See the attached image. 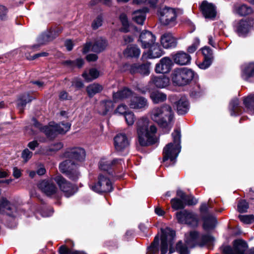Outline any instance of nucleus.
I'll return each mask as SVG.
<instances>
[{"label":"nucleus","mask_w":254,"mask_h":254,"mask_svg":"<svg viewBox=\"0 0 254 254\" xmlns=\"http://www.w3.org/2000/svg\"><path fill=\"white\" fill-rule=\"evenodd\" d=\"M150 118L157 123L165 133H168L172 127L173 112L171 107L166 104L154 107L150 111Z\"/></svg>","instance_id":"obj_1"},{"label":"nucleus","mask_w":254,"mask_h":254,"mask_svg":"<svg viewBox=\"0 0 254 254\" xmlns=\"http://www.w3.org/2000/svg\"><path fill=\"white\" fill-rule=\"evenodd\" d=\"M149 121L147 118H141L137 122V132L138 142L143 146L155 144L157 138L155 135L157 128L155 125L148 127Z\"/></svg>","instance_id":"obj_2"},{"label":"nucleus","mask_w":254,"mask_h":254,"mask_svg":"<svg viewBox=\"0 0 254 254\" xmlns=\"http://www.w3.org/2000/svg\"><path fill=\"white\" fill-rule=\"evenodd\" d=\"M174 143L167 144L163 151L164 162L170 159L173 161L176 159L181 151V131L180 129H175L172 133Z\"/></svg>","instance_id":"obj_3"},{"label":"nucleus","mask_w":254,"mask_h":254,"mask_svg":"<svg viewBox=\"0 0 254 254\" xmlns=\"http://www.w3.org/2000/svg\"><path fill=\"white\" fill-rule=\"evenodd\" d=\"M214 240L213 237L209 234H202L196 231H190L185 234V243L190 248L196 246L202 247L206 244H211Z\"/></svg>","instance_id":"obj_4"},{"label":"nucleus","mask_w":254,"mask_h":254,"mask_svg":"<svg viewBox=\"0 0 254 254\" xmlns=\"http://www.w3.org/2000/svg\"><path fill=\"white\" fill-rule=\"evenodd\" d=\"M191 69L183 67L175 68L171 75L173 83L175 85L184 86L189 84L194 76Z\"/></svg>","instance_id":"obj_5"},{"label":"nucleus","mask_w":254,"mask_h":254,"mask_svg":"<svg viewBox=\"0 0 254 254\" xmlns=\"http://www.w3.org/2000/svg\"><path fill=\"white\" fill-rule=\"evenodd\" d=\"M59 170L69 179L73 181H77L80 176L78 170V164L71 160H65L59 165Z\"/></svg>","instance_id":"obj_6"},{"label":"nucleus","mask_w":254,"mask_h":254,"mask_svg":"<svg viewBox=\"0 0 254 254\" xmlns=\"http://www.w3.org/2000/svg\"><path fill=\"white\" fill-rule=\"evenodd\" d=\"M161 238V254H166L168 251V245H169V254H171L175 251L173 247L176 236L175 231L167 228L162 230Z\"/></svg>","instance_id":"obj_7"},{"label":"nucleus","mask_w":254,"mask_h":254,"mask_svg":"<svg viewBox=\"0 0 254 254\" xmlns=\"http://www.w3.org/2000/svg\"><path fill=\"white\" fill-rule=\"evenodd\" d=\"M70 125L67 123L60 124L50 123L48 127L44 128V133L50 139H54L57 134H64L70 128Z\"/></svg>","instance_id":"obj_8"},{"label":"nucleus","mask_w":254,"mask_h":254,"mask_svg":"<svg viewBox=\"0 0 254 254\" xmlns=\"http://www.w3.org/2000/svg\"><path fill=\"white\" fill-rule=\"evenodd\" d=\"M233 247L230 246H225L223 249L224 254H245L248 248L246 241L242 239L235 240L233 242ZM249 254H254V248L250 250Z\"/></svg>","instance_id":"obj_9"},{"label":"nucleus","mask_w":254,"mask_h":254,"mask_svg":"<svg viewBox=\"0 0 254 254\" xmlns=\"http://www.w3.org/2000/svg\"><path fill=\"white\" fill-rule=\"evenodd\" d=\"M110 176L103 174H100L97 183L90 185V189L99 193L110 192L111 190Z\"/></svg>","instance_id":"obj_10"},{"label":"nucleus","mask_w":254,"mask_h":254,"mask_svg":"<svg viewBox=\"0 0 254 254\" xmlns=\"http://www.w3.org/2000/svg\"><path fill=\"white\" fill-rule=\"evenodd\" d=\"M161 22L164 25H173L175 23L177 14L174 8L165 6L157 10Z\"/></svg>","instance_id":"obj_11"},{"label":"nucleus","mask_w":254,"mask_h":254,"mask_svg":"<svg viewBox=\"0 0 254 254\" xmlns=\"http://www.w3.org/2000/svg\"><path fill=\"white\" fill-rule=\"evenodd\" d=\"M53 179L58 184L60 189L64 193L66 197H69L76 192L77 188L67 181L61 175H57Z\"/></svg>","instance_id":"obj_12"},{"label":"nucleus","mask_w":254,"mask_h":254,"mask_svg":"<svg viewBox=\"0 0 254 254\" xmlns=\"http://www.w3.org/2000/svg\"><path fill=\"white\" fill-rule=\"evenodd\" d=\"M39 189L47 196L58 197V189L52 179H44L40 181L38 185Z\"/></svg>","instance_id":"obj_13"},{"label":"nucleus","mask_w":254,"mask_h":254,"mask_svg":"<svg viewBox=\"0 0 254 254\" xmlns=\"http://www.w3.org/2000/svg\"><path fill=\"white\" fill-rule=\"evenodd\" d=\"M64 158L71 160L73 162H81L85 158L86 153L84 149L81 147L69 148L63 154Z\"/></svg>","instance_id":"obj_14"},{"label":"nucleus","mask_w":254,"mask_h":254,"mask_svg":"<svg viewBox=\"0 0 254 254\" xmlns=\"http://www.w3.org/2000/svg\"><path fill=\"white\" fill-rule=\"evenodd\" d=\"M178 222L180 224H186L191 226L197 225L198 221L195 215L187 210H183L176 213Z\"/></svg>","instance_id":"obj_15"},{"label":"nucleus","mask_w":254,"mask_h":254,"mask_svg":"<svg viewBox=\"0 0 254 254\" xmlns=\"http://www.w3.org/2000/svg\"><path fill=\"white\" fill-rule=\"evenodd\" d=\"M107 46V41L102 38H100L97 39L93 44L91 42H88L85 44L83 48V52L86 53L90 51H92L98 53L103 51Z\"/></svg>","instance_id":"obj_16"},{"label":"nucleus","mask_w":254,"mask_h":254,"mask_svg":"<svg viewBox=\"0 0 254 254\" xmlns=\"http://www.w3.org/2000/svg\"><path fill=\"white\" fill-rule=\"evenodd\" d=\"M130 141L125 133H120L114 137L115 149L117 152H122L127 149Z\"/></svg>","instance_id":"obj_17"},{"label":"nucleus","mask_w":254,"mask_h":254,"mask_svg":"<svg viewBox=\"0 0 254 254\" xmlns=\"http://www.w3.org/2000/svg\"><path fill=\"white\" fill-rule=\"evenodd\" d=\"M149 50L146 52H144L142 55V59H152L161 57L164 53L161 46L155 42L149 47Z\"/></svg>","instance_id":"obj_18"},{"label":"nucleus","mask_w":254,"mask_h":254,"mask_svg":"<svg viewBox=\"0 0 254 254\" xmlns=\"http://www.w3.org/2000/svg\"><path fill=\"white\" fill-rule=\"evenodd\" d=\"M200 9L205 18L213 19L216 17V7L213 4L204 0L200 6Z\"/></svg>","instance_id":"obj_19"},{"label":"nucleus","mask_w":254,"mask_h":254,"mask_svg":"<svg viewBox=\"0 0 254 254\" xmlns=\"http://www.w3.org/2000/svg\"><path fill=\"white\" fill-rule=\"evenodd\" d=\"M171 57L176 64L180 65L189 64L191 60L190 56L183 51L173 53L171 54Z\"/></svg>","instance_id":"obj_20"},{"label":"nucleus","mask_w":254,"mask_h":254,"mask_svg":"<svg viewBox=\"0 0 254 254\" xmlns=\"http://www.w3.org/2000/svg\"><path fill=\"white\" fill-rule=\"evenodd\" d=\"M172 65V61L170 58L164 57L156 64L155 71L159 73H167L171 70Z\"/></svg>","instance_id":"obj_21"},{"label":"nucleus","mask_w":254,"mask_h":254,"mask_svg":"<svg viewBox=\"0 0 254 254\" xmlns=\"http://www.w3.org/2000/svg\"><path fill=\"white\" fill-rule=\"evenodd\" d=\"M139 40L141 43L142 48H148L155 42L156 37L151 32L144 30L140 33Z\"/></svg>","instance_id":"obj_22"},{"label":"nucleus","mask_w":254,"mask_h":254,"mask_svg":"<svg viewBox=\"0 0 254 254\" xmlns=\"http://www.w3.org/2000/svg\"><path fill=\"white\" fill-rule=\"evenodd\" d=\"M129 106L133 109H145L148 107V102L143 97L133 96L130 100Z\"/></svg>","instance_id":"obj_23"},{"label":"nucleus","mask_w":254,"mask_h":254,"mask_svg":"<svg viewBox=\"0 0 254 254\" xmlns=\"http://www.w3.org/2000/svg\"><path fill=\"white\" fill-rule=\"evenodd\" d=\"M160 42L162 46L165 49L174 48L177 45V41L172 33H165L160 38Z\"/></svg>","instance_id":"obj_24"},{"label":"nucleus","mask_w":254,"mask_h":254,"mask_svg":"<svg viewBox=\"0 0 254 254\" xmlns=\"http://www.w3.org/2000/svg\"><path fill=\"white\" fill-rule=\"evenodd\" d=\"M241 75L246 81H249L254 76V63H246L242 65Z\"/></svg>","instance_id":"obj_25"},{"label":"nucleus","mask_w":254,"mask_h":254,"mask_svg":"<svg viewBox=\"0 0 254 254\" xmlns=\"http://www.w3.org/2000/svg\"><path fill=\"white\" fill-rule=\"evenodd\" d=\"M251 28V23L247 20H241L235 26V30L239 36H246Z\"/></svg>","instance_id":"obj_26"},{"label":"nucleus","mask_w":254,"mask_h":254,"mask_svg":"<svg viewBox=\"0 0 254 254\" xmlns=\"http://www.w3.org/2000/svg\"><path fill=\"white\" fill-rule=\"evenodd\" d=\"M203 228L206 231L213 229L217 223L216 217L212 214L203 215Z\"/></svg>","instance_id":"obj_27"},{"label":"nucleus","mask_w":254,"mask_h":254,"mask_svg":"<svg viewBox=\"0 0 254 254\" xmlns=\"http://www.w3.org/2000/svg\"><path fill=\"white\" fill-rule=\"evenodd\" d=\"M33 99V98L27 93H25L19 96L17 100V108L20 113H23L26 104L31 102Z\"/></svg>","instance_id":"obj_28"},{"label":"nucleus","mask_w":254,"mask_h":254,"mask_svg":"<svg viewBox=\"0 0 254 254\" xmlns=\"http://www.w3.org/2000/svg\"><path fill=\"white\" fill-rule=\"evenodd\" d=\"M177 111L179 115L186 114L189 110V103L185 97H182L176 102Z\"/></svg>","instance_id":"obj_29"},{"label":"nucleus","mask_w":254,"mask_h":254,"mask_svg":"<svg viewBox=\"0 0 254 254\" xmlns=\"http://www.w3.org/2000/svg\"><path fill=\"white\" fill-rule=\"evenodd\" d=\"M229 110L232 116H237L242 113L243 108L240 106L238 99L235 98L231 100L229 103Z\"/></svg>","instance_id":"obj_30"},{"label":"nucleus","mask_w":254,"mask_h":254,"mask_svg":"<svg viewBox=\"0 0 254 254\" xmlns=\"http://www.w3.org/2000/svg\"><path fill=\"white\" fill-rule=\"evenodd\" d=\"M64 147V144L61 142L53 143L49 146L41 148L42 154L45 155H50L61 149Z\"/></svg>","instance_id":"obj_31"},{"label":"nucleus","mask_w":254,"mask_h":254,"mask_svg":"<svg viewBox=\"0 0 254 254\" xmlns=\"http://www.w3.org/2000/svg\"><path fill=\"white\" fill-rule=\"evenodd\" d=\"M124 54L127 57L138 58L140 54V50L137 46L131 45L127 48Z\"/></svg>","instance_id":"obj_32"},{"label":"nucleus","mask_w":254,"mask_h":254,"mask_svg":"<svg viewBox=\"0 0 254 254\" xmlns=\"http://www.w3.org/2000/svg\"><path fill=\"white\" fill-rule=\"evenodd\" d=\"M177 195L185 201L186 206L193 205L197 203V200L193 196L186 194L182 190H179L177 191Z\"/></svg>","instance_id":"obj_33"},{"label":"nucleus","mask_w":254,"mask_h":254,"mask_svg":"<svg viewBox=\"0 0 254 254\" xmlns=\"http://www.w3.org/2000/svg\"><path fill=\"white\" fill-rule=\"evenodd\" d=\"M177 195L185 201L186 206L193 205L197 203V200L193 196L186 194L182 190H179L177 191Z\"/></svg>","instance_id":"obj_34"},{"label":"nucleus","mask_w":254,"mask_h":254,"mask_svg":"<svg viewBox=\"0 0 254 254\" xmlns=\"http://www.w3.org/2000/svg\"><path fill=\"white\" fill-rule=\"evenodd\" d=\"M152 81L157 87L162 88L168 85L169 79L164 75H161L154 77L152 78Z\"/></svg>","instance_id":"obj_35"},{"label":"nucleus","mask_w":254,"mask_h":254,"mask_svg":"<svg viewBox=\"0 0 254 254\" xmlns=\"http://www.w3.org/2000/svg\"><path fill=\"white\" fill-rule=\"evenodd\" d=\"M103 89V86L98 83H93L89 85L86 91L90 98L93 97L95 94L101 92Z\"/></svg>","instance_id":"obj_36"},{"label":"nucleus","mask_w":254,"mask_h":254,"mask_svg":"<svg viewBox=\"0 0 254 254\" xmlns=\"http://www.w3.org/2000/svg\"><path fill=\"white\" fill-rule=\"evenodd\" d=\"M132 95V91L128 88H124L115 93H114L112 98L115 102L119 100H123L128 98Z\"/></svg>","instance_id":"obj_37"},{"label":"nucleus","mask_w":254,"mask_h":254,"mask_svg":"<svg viewBox=\"0 0 254 254\" xmlns=\"http://www.w3.org/2000/svg\"><path fill=\"white\" fill-rule=\"evenodd\" d=\"M150 97L154 104H158L166 100L167 95L159 91H154L150 93Z\"/></svg>","instance_id":"obj_38"},{"label":"nucleus","mask_w":254,"mask_h":254,"mask_svg":"<svg viewBox=\"0 0 254 254\" xmlns=\"http://www.w3.org/2000/svg\"><path fill=\"white\" fill-rule=\"evenodd\" d=\"M145 18L146 11L143 9H139L133 13V20L139 25H143Z\"/></svg>","instance_id":"obj_39"},{"label":"nucleus","mask_w":254,"mask_h":254,"mask_svg":"<svg viewBox=\"0 0 254 254\" xmlns=\"http://www.w3.org/2000/svg\"><path fill=\"white\" fill-rule=\"evenodd\" d=\"M99 168L104 172V175L110 176L111 162L110 160L102 158L99 163Z\"/></svg>","instance_id":"obj_40"},{"label":"nucleus","mask_w":254,"mask_h":254,"mask_svg":"<svg viewBox=\"0 0 254 254\" xmlns=\"http://www.w3.org/2000/svg\"><path fill=\"white\" fill-rule=\"evenodd\" d=\"M243 103L248 111L254 113V94L244 98Z\"/></svg>","instance_id":"obj_41"},{"label":"nucleus","mask_w":254,"mask_h":254,"mask_svg":"<svg viewBox=\"0 0 254 254\" xmlns=\"http://www.w3.org/2000/svg\"><path fill=\"white\" fill-rule=\"evenodd\" d=\"M99 76V72L96 68H91L89 70V72H84L82 74V76L85 80L88 82L91 81L95 79H96Z\"/></svg>","instance_id":"obj_42"},{"label":"nucleus","mask_w":254,"mask_h":254,"mask_svg":"<svg viewBox=\"0 0 254 254\" xmlns=\"http://www.w3.org/2000/svg\"><path fill=\"white\" fill-rule=\"evenodd\" d=\"M172 207L175 210L183 209L186 206L185 201L178 197L172 198L171 200Z\"/></svg>","instance_id":"obj_43"},{"label":"nucleus","mask_w":254,"mask_h":254,"mask_svg":"<svg viewBox=\"0 0 254 254\" xmlns=\"http://www.w3.org/2000/svg\"><path fill=\"white\" fill-rule=\"evenodd\" d=\"M204 93V88L199 83H196L192 88L190 96L193 98L200 97Z\"/></svg>","instance_id":"obj_44"},{"label":"nucleus","mask_w":254,"mask_h":254,"mask_svg":"<svg viewBox=\"0 0 254 254\" xmlns=\"http://www.w3.org/2000/svg\"><path fill=\"white\" fill-rule=\"evenodd\" d=\"M188 247L186 243L183 244L181 241H180L176 245V250L180 254H190Z\"/></svg>","instance_id":"obj_45"},{"label":"nucleus","mask_w":254,"mask_h":254,"mask_svg":"<svg viewBox=\"0 0 254 254\" xmlns=\"http://www.w3.org/2000/svg\"><path fill=\"white\" fill-rule=\"evenodd\" d=\"M252 12L251 7L244 4L240 5L237 8V13L241 16L248 15Z\"/></svg>","instance_id":"obj_46"},{"label":"nucleus","mask_w":254,"mask_h":254,"mask_svg":"<svg viewBox=\"0 0 254 254\" xmlns=\"http://www.w3.org/2000/svg\"><path fill=\"white\" fill-rule=\"evenodd\" d=\"M83 63L84 61L82 59H78L75 61L67 60L63 63L64 64L68 65L71 67L77 66L79 68L83 65Z\"/></svg>","instance_id":"obj_47"},{"label":"nucleus","mask_w":254,"mask_h":254,"mask_svg":"<svg viewBox=\"0 0 254 254\" xmlns=\"http://www.w3.org/2000/svg\"><path fill=\"white\" fill-rule=\"evenodd\" d=\"M50 41L49 39V36L47 35L46 32H44L41 34L37 38V42L39 44L34 45L33 48H38L40 45H44L46 43Z\"/></svg>","instance_id":"obj_48"},{"label":"nucleus","mask_w":254,"mask_h":254,"mask_svg":"<svg viewBox=\"0 0 254 254\" xmlns=\"http://www.w3.org/2000/svg\"><path fill=\"white\" fill-rule=\"evenodd\" d=\"M150 63L147 62L139 64V73L143 75H148L150 72Z\"/></svg>","instance_id":"obj_49"},{"label":"nucleus","mask_w":254,"mask_h":254,"mask_svg":"<svg viewBox=\"0 0 254 254\" xmlns=\"http://www.w3.org/2000/svg\"><path fill=\"white\" fill-rule=\"evenodd\" d=\"M249 203L245 200H240L238 204V210L240 213L247 212L249 208Z\"/></svg>","instance_id":"obj_50"},{"label":"nucleus","mask_w":254,"mask_h":254,"mask_svg":"<svg viewBox=\"0 0 254 254\" xmlns=\"http://www.w3.org/2000/svg\"><path fill=\"white\" fill-rule=\"evenodd\" d=\"M61 32L60 28L58 29H50L49 31L46 32L47 35L49 36V39L50 41L58 36L59 33Z\"/></svg>","instance_id":"obj_51"},{"label":"nucleus","mask_w":254,"mask_h":254,"mask_svg":"<svg viewBox=\"0 0 254 254\" xmlns=\"http://www.w3.org/2000/svg\"><path fill=\"white\" fill-rule=\"evenodd\" d=\"M121 20L123 24V27L121 29L122 31L127 33L128 31V22L127 17L125 14H122L120 16Z\"/></svg>","instance_id":"obj_52"},{"label":"nucleus","mask_w":254,"mask_h":254,"mask_svg":"<svg viewBox=\"0 0 254 254\" xmlns=\"http://www.w3.org/2000/svg\"><path fill=\"white\" fill-rule=\"evenodd\" d=\"M126 121L128 126H132L135 121V117L133 113L131 112H127L124 115Z\"/></svg>","instance_id":"obj_53"},{"label":"nucleus","mask_w":254,"mask_h":254,"mask_svg":"<svg viewBox=\"0 0 254 254\" xmlns=\"http://www.w3.org/2000/svg\"><path fill=\"white\" fill-rule=\"evenodd\" d=\"M239 218L242 222L246 224H251L254 222V215H240Z\"/></svg>","instance_id":"obj_54"},{"label":"nucleus","mask_w":254,"mask_h":254,"mask_svg":"<svg viewBox=\"0 0 254 254\" xmlns=\"http://www.w3.org/2000/svg\"><path fill=\"white\" fill-rule=\"evenodd\" d=\"M199 45V40L197 38L194 39L193 43L188 47L187 51L190 54L193 53L198 48Z\"/></svg>","instance_id":"obj_55"},{"label":"nucleus","mask_w":254,"mask_h":254,"mask_svg":"<svg viewBox=\"0 0 254 254\" xmlns=\"http://www.w3.org/2000/svg\"><path fill=\"white\" fill-rule=\"evenodd\" d=\"M202 54L205 59H213L212 50L208 47H204L201 49Z\"/></svg>","instance_id":"obj_56"},{"label":"nucleus","mask_w":254,"mask_h":254,"mask_svg":"<svg viewBox=\"0 0 254 254\" xmlns=\"http://www.w3.org/2000/svg\"><path fill=\"white\" fill-rule=\"evenodd\" d=\"M103 17L102 15H98L95 19H94L92 23V27L93 29H98L102 25Z\"/></svg>","instance_id":"obj_57"},{"label":"nucleus","mask_w":254,"mask_h":254,"mask_svg":"<svg viewBox=\"0 0 254 254\" xmlns=\"http://www.w3.org/2000/svg\"><path fill=\"white\" fill-rule=\"evenodd\" d=\"M101 107L102 109H104V111L103 112L102 114L103 115H106L108 112H109L111 109V101L108 100L102 101L101 103Z\"/></svg>","instance_id":"obj_58"},{"label":"nucleus","mask_w":254,"mask_h":254,"mask_svg":"<svg viewBox=\"0 0 254 254\" xmlns=\"http://www.w3.org/2000/svg\"><path fill=\"white\" fill-rule=\"evenodd\" d=\"M213 59H205L204 58L203 62L199 64L200 68L205 69L209 67L212 63Z\"/></svg>","instance_id":"obj_59"},{"label":"nucleus","mask_w":254,"mask_h":254,"mask_svg":"<svg viewBox=\"0 0 254 254\" xmlns=\"http://www.w3.org/2000/svg\"><path fill=\"white\" fill-rule=\"evenodd\" d=\"M128 108L126 105L121 104L118 106V108L115 111V114H119L125 115L127 113Z\"/></svg>","instance_id":"obj_60"},{"label":"nucleus","mask_w":254,"mask_h":254,"mask_svg":"<svg viewBox=\"0 0 254 254\" xmlns=\"http://www.w3.org/2000/svg\"><path fill=\"white\" fill-rule=\"evenodd\" d=\"M32 154H33L32 152L31 151H29L28 149L26 148V149H25L22 151V157L25 161H27L30 158H31Z\"/></svg>","instance_id":"obj_61"},{"label":"nucleus","mask_w":254,"mask_h":254,"mask_svg":"<svg viewBox=\"0 0 254 254\" xmlns=\"http://www.w3.org/2000/svg\"><path fill=\"white\" fill-rule=\"evenodd\" d=\"M7 12V8L3 5H0V18L1 20H4L6 19Z\"/></svg>","instance_id":"obj_62"},{"label":"nucleus","mask_w":254,"mask_h":254,"mask_svg":"<svg viewBox=\"0 0 254 254\" xmlns=\"http://www.w3.org/2000/svg\"><path fill=\"white\" fill-rule=\"evenodd\" d=\"M59 252L60 254H71L73 251L66 246L63 245L59 248Z\"/></svg>","instance_id":"obj_63"},{"label":"nucleus","mask_w":254,"mask_h":254,"mask_svg":"<svg viewBox=\"0 0 254 254\" xmlns=\"http://www.w3.org/2000/svg\"><path fill=\"white\" fill-rule=\"evenodd\" d=\"M159 248L158 246L151 244L147 249V254H155L158 252Z\"/></svg>","instance_id":"obj_64"}]
</instances>
